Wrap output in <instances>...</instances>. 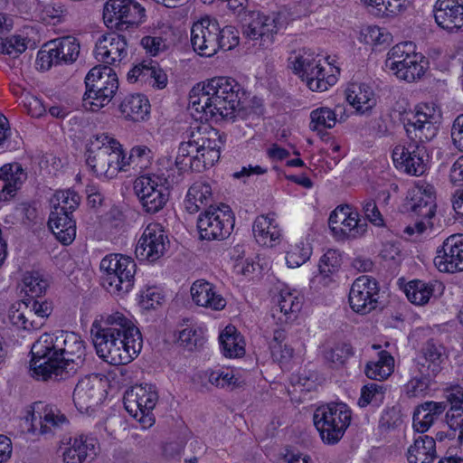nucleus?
<instances>
[{"label": "nucleus", "instance_id": "obj_4", "mask_svg": "<svg viewBox=\"0 0 463 463\" xmlns=\"http://www.w3.org/2000/svg\"><path fill=\"white\" fill-rule=\"evenodd\" d=\"M99 268L102 286L110 294L123 296L133 288L137 265L131 257L109 254L101 260Z\"/></svg>", "mask_w": 463, "mask_h": 463}, {"label": "nucleus", "instance_id": "obj_15", "mask_svg": "<svg viewBox=\"0 0 463 463\" xmlns=\"http://www.w3.org/2000/svg\"><path fill=\"white\" fill-rule=\"evenodd\" d=\"M379 294V284L374 278L360 276L353 282L349 291L350 307L357 314H369L377 307Z\"/></svg>", "mask_w": 463, "mask_h": 463}, {"label": "nucleus", "instance_id": "obj_11", "mask_svg": "<svg viewBox=\"0 0 463 463\" xmlns=\"http://www.w3.org/2000/svg\"><path fill=\"white\" fill-rule=\"evenodd\" d=\"M234 226V216L226 204L208 208L197 219V228L202 240H223L232 233Z\"/></svg>", "mask_w": 463, "mask_h": 463}, {"label": "nucleus", "instance_id": "obj_20", "mask_svg": "<svg viewBox=\"0 0 463 463\" xmlns=\"http://www.w3.org/2000/svg\"><path fill=\"white\" fill-rule=\"evenodd\" d=\"M434 264L441 272L463 271V235L447 238L437 250Z\"/></svg>", "mask_w": 463, "mask_h": 463}, {"label": "nucleus", "instance_id": "obj_47", "mask_svg": "<svg viewBox=\"0 0 463 463\" xmlns=\"http://www.w3.org/2000/svg\"><path fill=\"white\" fill-rule=\"evenodd\" d=\"M187 197L198 201L201 206H207L213 201L211 184L204 180L194 183L187 192Z\"/></svg>", "mask_w": 463, "mask_h": 463}, {"label": "nucleus", "instance_id": "obj_58", "mask_svg": "<svg viewBox=\"0 0 463 463\" xmlns=\"http://www.w3.org/2000/svg\"><path fill=\"white\" fill-rule=\"evenodd\" d=\"M10 320L14 326L24 330H34L43 326V321L32 318V316L29 315V313L25 315L18 310L13 312L10 316Z\"/></svg>", "mask_w": 463, "mask_h": 463}, {"label": "nucleus", "instance_id": "obj_37", "mask_svg": "<svg viewBox=\"0 0 463 463\" xmlns=\"http://www.w3.org/2000/svg\"><path fill=\"white\" fill-rule=\"evenodd\" d=\"M219 340L226 357H240L244 354L245 350L241 337L237 334L235 327L227 326L221 334Z\"/></svg>", "mask_w": 463, "mask_h": 463}, {"label": "nucleus", "instance_id": "obj_49", "mask_svg": "<svg viewBox=\"0 0 463 463\" xmlns=\"http://www.w3.org/2000/svg\"><path fill=\"white\" fill-rule=\"evenodd\" d=\"M311 255L310 247L304 243L296 244L286 255V261L289 268H298L304 264Z\"/></svg>", "mask_w": 463, "mask_h": 463}, {"label": "nucleus", "instance_id": "obj_18", "mask_svg": "<svg viewBox=\"0 0 463 463\" xmlns=\"http://www.w3.org/2000/svg\"><path fill=\"white\" fill-rule=\"evenodd\" d=\"M106 381L99 374H89L80 379L73 392V402L79 411H88L100 404L106 398Z\"/></svg>", "mask_w": 463, "mask_h": 463}, {"label": "nucleus", "instance_id": "obj_43", "mask_svg": "<svg viewBox=\"0 0 463 463\" xmlns=\"http://www.w3.org/2000/svg\"><path fill=\"white\" fill-rule=\"evenodd\" d=\"M212 42L206 43L205 31H191V42L193 48L202 56L210 57L213 55L218 48V33L215 32Z\"/></svg>", "mask_w": 463, "mask_h": 463}, {"label": "nucleus", "instance_id": "obj_17", "mask_svg": "<svg viewBox=\"0 0 463 463\" xmlns=\"http://www.w3.org/2000/svg\"><path fill=\"white\" fill-rule=\"evenodd\" d=\"M27 420L31 421L29 431L34 433L38 430L41 434L53 433L56 430L69 424V420L58 408L43 402L33 404L32 411L28 412Z\"/></svg>", "mask_w": 463, "mask_h": 463}, {"label": "nucleus", "instance_id": "obj_23", "mask_svg": "<svg viewBox=\"0 0 463 463\" xmlns=\"http://www.w3.org/2000/svg\"><path fill=\"white\" fill-rule=\"evenodd\" d=\"M444 359V347L433 339H430L424 344L416 358L417 370L429 377H436L441 371V364Z\"/></svg>", "mask_w": 463, "mask_h": 463}, {"label": "nucleus", "instance_id": "obj_64", "mask_svg": "<svg viewBox=\"0 0 463 463\" xmlns=\"http://www.w3.org/2000/svg\"><path fill=\"white\" fill-rule=\"evenodd\" d=\"M24 103L28 114L33 118H40L46 113L42 100L34 96L26 95Z\"/></svg>", "mask_w": 463, "mask_h": 463}, {"label": "nucleus", "instance_id": "obj_48", "mask_svg": "<svg viewBox=\"0 0 463 463\" xmlns=\"http://www.w3.org/2000/svg\"><path fill=\"white\" fill-rule=\"evenodd\" d=\"M342 264L340 253L335 250H328L321 258L318 268L321 274L328 277L338 271Z\"/></svg>", "mask_w": 463, "mask_h": 463}, {"label": "nucleus", "instance_id": "obj_59", "mask_svg": "<svg viewBox=\"0 0 463 463\" xmlns=\"http://www.w3.org/2000/svg\"><path fill=\"white\" fill-rule=\"evenodd\" d=\"M163 296L160 291L154 287L147 288L140 294L139 304L145 309L156 308L161 304Z\"/></svg>", "mask_w": 463, "mask_h": 463}, {"label": "nucleus", "instance_id": "obj_63", "mask_svg": "<svg viewBox=\"0 0 463 463\" xmlns=\"http://www.w3.org/2000/svg\"><path fill=\"white\" fill-rule=\"evenodd\" d=\"M218 47L231 50L239 44L240 31H219Z\"/></svg>", "mask_w": 463, "mask_h": 463}, {"label": "nucleus", "instance_id": "obj_33", "mask_svg": "<svg viewBox=\"0 0 463 463\" xmlns=\"http://www.w3.org/2000/svg\"><path fill=\"white\" fill-rule=\"evenodd\" d=\"M346 100L357 111L365 113L376 103L373 91L365 84H352L346 90Z\"/></svg>", "mask_w": 463, "mask_h": 463}, {"label": "nucleus", "instance_id": "obj_29", "mask_svg": "<svg viewBox=\"0 0 463 463\" xmlns=\"http://www.w3.org/2000/svg\"><path fill=\"white\" fill-rule=\"evenodd\" d=\"M445 402H426L418 406L413 413V428L423 434L446 410Z\"/></svg>", "mask_w": 463, "mask_h": 463}, {"label": "nucleus", "instance_id": "obj_53", "mask_svg": "<svg viewBox=\"0 0 463 463\" xmlns=\"http://www.w3.org/2000/svg\"><path fill=\"white\" fill-rule=\"evenodd\" d=\"M237 18L243 28L260 29L262 12L258 10H247L242 8L239 11Z\"/></svg>", "mask_w": 463, "mask_h": 463}, {"label": "nucleus", "instance_id": "obj_10", "mask_svg": "<svg viewBox=\"0 0 463 463\" xmlns=\"http://www.w3.org/2000/svg\"><path fill=\"white\" fill-rule=\"evenodd\" d=\"M169 182L164 175H145L136 179L134 190L144 211L154 214L162 210L169 200Z\"/></svg>", "mask_w": 463, "mask_h": 463}, {"label": "nucleus", "instance_id": "obj_51", "mask_svg": "<svg viewBox=\"0 0 463 463\" xmlns=\"http://www.w3.org/2000/svg\"><path fill=\"white\" fill-rule=\"evenodd\" d=\"M221 149H211L201 152L200 156L191 160V169L195 172H202L208 166H213L220 158Z\"/></svg>", "mask_w": 463, "mask_h": 463}, {"label": "nucleus", "instance_id": "obj_22", "mask_svg": "<svg viewBox=\"0 0 463 463\" xmlns=\"http://www.w3.org/2000/svg\"><path fill=\"white\" fill-rule=\"evenodd\" d=\"M127 79L129 83L148 84L157 89L165 88L168 81L166 73L158 62L151 59L135 64L128 72Z\"/></svg>", "mask_w": 463, "mask_h": 463}, {"label": "nucleus", "instance_id": "obj_55", "mask_svg": "<svg viewBox=\"0 0 463 463\" xmlns=\"http://www.w3.org/2000/svg\"><path fill=\"white\" fill-rule=\"evenodd\" d=\"M26 48L25 39L21 36L3 37V43L0 44V52L17 56L24 52Z\"/></svg>", "mask_w": 463, "mask_h": 463}, {"label": "nucleus", "instance_id": "obj_42", "mask_svg": "<svg viewBox=\"0 0 463 463\" xmlns=\"http://www.w3.org/2000/svg\"><path fill=\"white\" fill-rule=\"evenodd\" d=\"M385 388L383 383H368L361 390V397L358 400V405L361 408L372 405L379 407L385 397Z\"/></svg>", "mask_w": 463, "mask_h": 463}, {"label": "nucleus", "instance_id": "obj_35", "mask_svg": "<svg viewBox=\"0 0 463 463\" xmlns=\"http://www.w3.org/2000/svg\"><path fill=\"white\" fill-rule=\"evenodd\" d=\"M193 142L199 146L203 152L211 149H221L225 139L220 132L210 126H201L192 131Z\"/></svg>", "mask_w": 463, "mask_h": 463}, {"label": "nucleus", "instance_id": "obj_27", "mask_svg": "<svg viewBox=\"0 0 463 463\" xmlns=\"http://www.w3.org/2000/svg\"><path fill=\"white\" fill-rule=\"evenodd\" d=\"M48 223L57 240L63 245H69L74 241L76 222L70 212L54 208L50 213Z\"/></svg>", "mask_w": 463, "mask_h": 463}, {"label": "nucleus", "instance_id": "obj_1", "mask_svg": "<svg viewBox=\"0 0 463 463\" xmlns=\"http://www.w3.org/2000/svg\"><path fill=\"white\" fill-rule=\"evenodd\" d=\"M30 367L43 381H61L82 366L85 345L74 332L59 330L43 334L31 348Z\"/></svg>", "mask_w": 463, "mask_h": 463}, {"label": "nucleus", "instance_id": "obj_54", "mask_svg": "<svg viewBox=\"0 0 463 463\" xmlns=\"http://www.w3.org/2000/svg\"><path fill=\"white\" fill-rule=\"evenodd\" d=\"M419 376L413 377L406 384V392L409 396L415 397L423 393L435 377H429L424 373H419Z\"/></svg>", "mask_w": 463, "mask_h": 463}, {"label": "nucleus", "instance_id": "obj_25", "mask_svg": "<svg viewBox=\"0 0 463 463\" xmlns=\"http://www.w3.org/2000/svg\"><path fill=\"white\" fill-rule=\"evenodd\" d=\"M190 292L193 301L197 306L212 310H222L226 307V300L216 291V287L204 279L195 280Z\"/></svg>", "mask_w": 463, "mask_h": 463}, {"label": "nucleus", "instance_id": "obj_40", "mask_svg": "<svg viewBox=\"0 0 463 463\" xmlns=\"http://www.w3.org/2000/svg\"><path fill=\"white\" fill-rule=\"evenodd\" d=\"M433 15L440 29L463 28V6H456V8L447 11L433 10Z\"/></svg>", "mask_w": 463, "mask_h": 463}, {"label": "nucleus", "instance_id": "obj_6", "mask_svg": "<svg viewBox=\"0 0 463 463\" xmlns=\"http://www.w3.org/2000/svg\"><path fill=\"white\" fill-rule=\"evenodd\" d=\"M84 106L97 111L108 105L118 90V80L109 66L93 67L85 77Z\"/></svg>", "mask_w": 463, "mask_h": 463}, {"label": "nucleus", "instance_id": "obj_7", "mask_svg": "<svg viewBox=\"0 0 463 463\" xmlns=\"http://www.w3.org/2000/svg\"><path fill=\"white\" fill-rule=\"evenodd\" d=\"M352 411L343 402H330L317 408L313 415L314 424L322 440L329 445L336 444L351 423Z\"/></svg>", "mask_w": 463, "mask_h": 463}, {"label": "nucleus", "instance_id": "obj_57", "mask_svg": "<svg viewBox=\"0 0 463 463\" xmlns=\"http://www.w3.org/2000/svg\"><path fill=\"white\" fill-rule=\"evenodd\" d=\"M178 342L181 345L193 351L202 346L203 338L193 328H184L179 332Z\"/></svg>", "mask_w": 463, "mask_h": 463}, {"label": "nucleus", "instance_id": "obj_61", "mask_svg": "<svg viewBox=\"0 0 463 463\" xmlns=\"http://www.w3.org/2000/svg\"><path fill=\"white\" fill-rule=\"evenodd\" d=\"M446 420L451 430H459V437H461L463 435V407H450L446 413Z\"/></svg>", "mask_w": 463, "mask_h": 463}, {"label": "nucleus", "instance_id": "obj_62", "mask_svg": "<svg viewBox=\"0 0 463 463\" xmlns=\"http://www.w3.org/2000/svg\"><path fill=\"white\" fill-rule=\"evenodd\" d=\"M141 44L153 56L167 49V44L161 37L145 36L141 40Z\"/></svg>", "mask_w": 463, "mask_h": 463}, {"label": "nucleus", "instance_id": "obj_13", "mask_svg": "<svg viewBox=\"0 0 463 463\" xmlns=\"http://www.w3.org/2000/svg\"><path fill=\"white\" fill-rule=\"evenodd\" d=\"M123 400L128 412L142 423L144 428L154 424L155 418L152 411L158 401L155 386L151 384L134 386L125 392Z\"/></svg>", "mask_w": 463, "mask_h": 463}, {"label": "nucleus", "instance_id": "obj_8", "mask_svg": "<svg viewBox=\"0 0 463 463\" xmlns=\"http://www.w3.org/2000/svg\"><path fill=\"white\" fill-rule=\"evenodd\" d=\"M386 66L401 80L413 82L426 71L427 61L411 42L397 43L388 52Z\"/></svg>", "mask_w": 463, "mask_h": 463}, {"label": "nucleus", "instance_id": "obj_12", "mask_svg": "<svg viewBox=\"0 0 463 463\" xmlns=\"http://www.w3.org/2000/svg\"><path fill=\"white\" fill-rule=\"evenodd\" d=\"M103 21L108 29L138 27L146 21V9L135 0H108L103 7Z\"/></svg>", "mask_w": 463, "mask_h": 463}, {"label": "nucleus", "instance_id": "obj_14", "mask_svg": "<svg viewBox=\"0 0 463 463\" xmlns=\"http://www.w3.org/2000/svg\"><path fill=\"white\" fill-rule=\"evenodd\" d=\"M328 225L333 235L338 240L357 239L364 235L368 224L353 212L349 205L337 206L329 215Z\"/></svg>", "mask_w": 463, "mask_h": 463}, {"label": "nucleus", "instance_id": "obj_45", "mask_svg": "<svg viewBox=\"0 0 463 463\" xmlns=\"http://www.w3.org/2000/svg\"><path fill=\"white\" fill-rule=\"evenodd\" d=\"M312 74H306L300 77L302 80L306 81L307 87L312 91H326L330 86L335 85L336 82V77L334 74L327 75L326 80L319 78V73H322V68L312 71Z\"/></svg>", "mask_w": 463, "mask_h": 463}, {"label": "nucleus", "instance_id": "obj_24", "mask_svg": "<svg viewBox=\"0 0 463 463\" xmlns=\"http://www.w3.org/2000/svg\"><path fill=\"white\" fill-rule=\"evenodd\" d=\"M86 164L98 177L113 178L117 175L118 156L108 147H100L94 153L88 150Z\"/></svg>", "mask_w": 463, "mask_h": 463}, {"label": "nucleus", "instance_id": "obj_19", "mask_svg": "<svg viewBox=\"0 0 463 463\" xmlns=\"http://www.w3.org/2000/svg\"><path fill=\"white\" fill-rule=\"evenodd\" d=\"M126 37L117 31H107L95 44L94 54L103 66L116 65L128 54Z\"/></svg>", "mask_w": 463, "mask_h": 463}, {"label": "nucleus", "instance_id": "obj_3", "mask_svg": "<svg viewBox=\"0 0 463 463\" xmlns=\"http://www.w3.org/2000/svg\"><path fill=\"white\" fill-rule=\"evenodd\" d=\"M241 86L232 78L214 77L198 83L189 95V105L201 119L233 118L244 96Z\"/></svg>", "mask_w": 463, "mask_h": 463}, {"label": "nucleus", "instance_id": "obj_56", "mask_svg": "<svg viewBox=\"0 0 463 463\" xmlns=\"http://www.w3.org/2000/svg\"><path fill=\"white\" fill-rule=\"evenodd\" d=\"M284 315L294 314L301 309L302 303L298 297L290 292H281L278 305Z\"/></svg>", "mask_w": 463, "mask_h": 463}, {"label": "nucleus", "instance_id": "obj_44", "mask_svg": "<svg viewBox=\"0 0 463 463\" xmlns=\"http://www.w3.org/2000/svg\"><path fill=\"white\" fill-rule=\"evenodd\" d=\"M23 290L32 298L40 297L45 292L48 283L38 271L26 272L23 278Z\"/></svg>", "mask_w": 463, "mask_h": 463}, {"label": "nucleus", "instance_id": "obj_9", "mask_svg": "<svg viewBox=\"0 0 463 463\" xmlns=\"http://www.w3.org/2000/svg\"><path fill=\"white\" fill-rule=\"evenodd\" d=\"M405 207L413 218L415 228L422 233L427 228H432V219L436 214V196L434 187L427 183H419L409 190Z\"/></svg>", "mask_w": 463, "mask_h": 463}, {"label": "nucleus", "instance_id": "obj_41", "mask_svg": "<svg viewBox=\"0 0 463 463\" xmlns=\"http://www.w3.org/2000/svg\"><path fill=\"white\" fill-rule=\"evenodd\" d=\"M317 57L318 55H315L310 50L303 49L302 53H299L291 61L295 73L302 77L306 74H312V71L321 69V60H317Z\"/></svg>", "mask_w": 463, "mask_h": 463}, {"label": "nucleus", "instance_id": "obj_38", "mask_svg": "<svg viewBox=\"0 0 463 463\" xmlns=\"http://www.w3.org/2000/svg\"><path fill=\"white\" fill-rule=\"evenodd\" d=\"M342 106H336L335 109L327 107H321L310 113V129L319 131L322 128H332L336 123V116L341 113Z\"/></svg>", "mask_w": 463, "mask_h": 463}, {"label": "nucleus", "instance_id": "obj_34", "mask_svg": "<svg viewBox=\"0 0 463 463\" xmlns=\"http://www.w3.org/2000/svg\"><path fill=\"white\" fill-rule=\"evenodd\" d=\"M442 289V284L438 281L426 283L421 280H412L405 286L404 292L411 303L424 305L436 290L441 291Z\"/></svg>", "mask_w": 463, "mask_h": 463}, {"label": "nucleus", "instance_id": "obj_50", "mask_svg": "<svg viewBox=\"0 0 463 463\" xmlns=\"http://www.w3.org/2000/svg\"><path fill=\"white\" fill-rule=\"evenodd\" d=\"M293 20L291 14L287 9L272 12L269 14L262 13L261 28L273 26L274 28H282L289 25V21Z\"/></svg>", "mask_w": 463, "mask_h": 463}, {"label": "nucleus", "instance_id": "obj_5", "mask_svg": "<svg viewBox=\"0 0 463 463\" xmlns=\"http://www.w3.org/2000/svg\"><path fill=\"white\" fill-rule=\"evenodd\" d=\"M128 325L129 319L119 312L101 317L100 320L93 322L90 334L99 357L110 364L117 353L118 343Z\"/></svg>", "mask_w": 463, "mask_h": 463}, {"label": "nucleus", "instance_id": "obj_28", "mask_svg": "<svg viewBox=\"0 0 463 463\" xmlns=\"http://www.w3.org/2000/svg\"><path fill=\"white\" fill-rule=\"evenodd\" d=\"M256 241L262 246L272 247L280 240V230L275 222L274 213L260 215L256 218L252 226Z\"/></svg>", "mask_w": 463, "mask_h": 463}, {"label": "nucleus", "instance_id": "obj_26", "mask_svg": "<svg viewBox=\"0 0 463 463\" xmlns=\"http://www.w3.org/2000/svg\"><path fill=\"white\" fill-rule=\"evenodd\" d=\"M96 439L80 435L71 439L62 453L64 463H82L88 458H94L98 454Z\"/></svg>", "mask_w": 463, "mask_h": 463}, {"label": "nucleus", "instance_id": "obj_60", "mask_svg": "<svg viewBox=\"0 0 463 463\" xmlns=\"http://www.w3.org/2000/svg\"><path fill=\"white\" fill-rule=\"evenodd\" d=\"M363 211L366 217V219H364L366 222L369 221L371 223L378 227L384 226L383 217L373 200H366L363 203Z\"/></svg>", "mask_w": 463, "mask_h": 463}, {"label": "nucleus", "instance_id": "obj_16", "mask_svg": "<svg viewBox=\"0 0 463 463\" xmlns=\"http://www.w3.org/2000/svg\"><path fill=\"white\" fill-rule=\"evenodd\" d=\"M169 243L168 236L162 224L151 222L145 228L135 252L138 259L154 262L165 253Z\"/></svg>", "mask_w": 463, "mask_h": 463}, {"label": "nucleus", "instance_id": "obj_31", "mask_svg": "<svg viewBox=\"0 0 463 463\" xmlns=\"http://www.w3.org/2000/svg\"><path fill=\"white\" fill-rule=\"evenodd\" d=\"M148 99L141 94H128L119 104V111L126 119L132 121L145 120L149 114Z\"/></svg>", "mask_w": 463, "mask_h": 463}, {"label": "nucleus", "instance_id": "obj_21", "mask_svg": "<svg viewBox=\"0 0 463 463\" xmlns=\"http://www.w3.org/2000/svg\"><path fill=\"white\" fill-rule=\"evenodd\" d=\"M117 345V353L112 357L110 364H128L139 354L143 339L139 329L129 320Z\"/></svg>", "mask_w": 463, "mask_h": 463}, {"label": "nucleus", "instance_id": "obj_52", "mask_svg": "<svg viewBox=\"0 0 463 463\" xmlns=\"http://www.w3.org/2000/svg\"><path fill=\"white\" fill-rule=\"evenodd\" d=\"M352 355V347L348 344L336 345L325 352L326 361L335 365L343 364Z\"/></svg>", "mask_w": 463, "mask_h": 463}, {"label": "nucleus", "instance_id": "obj_30", "mask_svg": "<svg viewBox=\"0 0 463 463\" xmlns=\"http://www.w3.org/2000/svg\"><path fill=\"white\" fill-rule=\"evenodd\" d=\"M25 174L19 164H6L0 168V201H8L14 196L23 183Z\"/></svg>", "mask_w": 463, "mask_h": 463}, {"label": "nucleus", "instance_id": "obj_39", "mask_svg": "<svg viewBox=\"0 0 463 463\" xmlns=\"http://www.w3.org/2000/svg\"><path fill=\"white\" fill-rule=\"evenodd\" d=\"M54 46L64 63L76 61L80 53V43L73 36H63L48 42V47Z\"/></svg>", "mask_w": 463, "mask_h": 463}, {"label": "nucleus", "instance_id": "obj_46", "mask_svg": "<svg viewBox=\"0 0 463 463\" xmlns=\"http://www.w3.org/2000/svg\"><path fill=\"white\" fill-rule=\"evenodd\" d=\"M54 208L62 209L64 212H72L79 206L80 202V195L73 190L57 191L54 194Z\"/></svg>", "mask_w": 463, "mask_h": 463}, {"label": "nucleus", "instance_id": "obj_2", "mask_svg": "<svg viewBox=\"0 0 463 463\" xmlns=\"http://www.w3.org/2000/svg\"><path fill=\"white\" fill-rule=\"evenodd\" d=\"M439 114L428 105L420 106L403 118V125L411 142L396 146L392 151L394 163L407 174L421 175L426 171V148L422 143L433 139L439 131Z\"/></svg>", "mask_w": 463, "mask_h": 463}, {"label": "nucleus", "instance_id": "obj_36", "mask_svg": "<svg viewBox=\"0 0 463 463\" xmlns=\"http://www.w3.org/2000/svg\"><path fill=\"white\" fill-rule=\"evenodd\" d=\"M394 364L393 357L387 351H381L378 354V360L369 362L365 367V374L368 378L383 381L392 372Z\"/></svg>", "mask_w": 463, "mask_h": 463}, {"label": "nucleus", "instance_id": "obj_32", "mask_svg": "<svg viewBox=\"0 0 463 463\" xmlns=\"http://www.w3.org/2000/svg\"><path fill=\"white\" fill-rule=\"evenodd\" d=\"M435 458L436 441L431 436L420 435L408 449L409 463H431Z\"/></svg>", "mask_w": 463, "mask_h": 463}]
</instances>
